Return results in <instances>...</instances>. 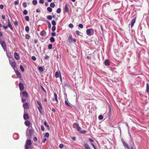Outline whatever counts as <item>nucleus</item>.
Instances as JSON below:
<instances>
[{
  "mask_svg": "<svg viewBox=\"0 0 149 149\" xmlns=\"http://www.w3.org/2000/svg\"><path fill=\"white\" fill-rule=\"evenodd\" d=\"M50 6L52 8H54L55 6V5L54 3H52L50 4Z\"/></svg>",
  "mask_w": 149,
  "mask_h": 149,
  "instance_id": "32",
  "label": "nucleus"
},
{
  "mask_svg": "<svg viewBox=\"0 0 149 149\" xmlns=\"http://www.w3.org/2000/svg\"><path fill=\"white\" fill-rule=\"evenodd\" d=\"M3 8V6L2 5H0V8L1 9H2Z\"/></svg>",
  "mask_w": 149,
  "mask_h": 149,
  "instance_id": "62",
  "label": "nucleus"
},
{
  "mask_svg": "<svg viewBox=\"0 0 149 149\" xmlns=\"http://www.w3.org/2000/svg\"><path fill=\"white\" fill-rule=\"evenodd\" d=\"M65 104L66 105L68 106H70V104H69V103L66 100H65Z\"/></svg>",
  "mask_w": 149,
  "mask_h": 149,
  "instance_id": "52",
  "label": "nucleus"
},
{
  "mask_svg": "<svg viewBox=\"0 0 149 149\" xmlns=\"http://www.w3.org/2000/svg\"><path fill=\"white\" fill-rule=\"evenodd\" d=\"M45 59H47L49 58V56L47 55H46L45 56Z\"/></svg>",
  "mask_w": 149,
  "mask_h": 149,
  "instance_id": "60",
  "label": "nucleus"
},
{
  "mask_svg": "<svg viewBox=\"0 0 149 149\" xmlns=\"http://www.w3.org/2000/svg\"><path fill=\"white\" fill-rule=\"evenodd\" d=\"M84 146L85 149H91L88 144L87 143H85Z\"/></svg>",
  "mask_w": 149,
  "mask_h": 149,
  "instance_id": "14",
  "label": "nucleus"
},
{
  "mask_svg": "<svg viewBox=\"0 0 149 149\" xmlns=\"http://www.w3.org/2000/svg\"><path fill=\"white\" fill-rule=\"evenodd\" d=\"M14 56L15 58L17 60H19L20 59L19 55L16 52H15L14 53Z\"/></svg>",
  "mask_w": 149,
  "mask_h": 149,
  "instance_id": "13",
  "label": "nucleus"
},
{
  "mask_svg": "<svg viewBox=\"0 0 149 149\" xmlns=\"http://www.w3.org/2000/svg\"><path fill=\"white\" fill-rule=\"evenodd\" d=\"M61 9L60 8H58L56 12L58 13H61Z\"/></svg>",
  "mask_w": 149,
  "mask_h": 149,
  "instance_id": "45",
  "label": "nucleus"
},
{
  "mask_svg": "<svg viewBox=\"0 0 149 149\" xmlns=\"http://www.w3.org/2000/svg\"><path fill=\"white\" fill-rule=\"evenodd\" d=\"M54 97H55V100L56 101V102L58 103V99H57V95L56 93H54Z\"/></svg>",
  "mask_w": 149,
  "mask_h": 149,
  "instance_id": "22",
  "label": "nucleus"
},
{
  "mask_svg": "<svg viewBox=\"0 0 149 149\" xmlns=\"http://www.w3.org/2000/svg\"><path fill=\"white\" fill-rule=\"evenodd\" d=\"M20 68L22 72H24V69L22 66L20 65Z\"/></svg>",
  "mask_w": 149,
  "mask_h": 149,
  "instance_id": "40",
  "label": "nucleus"
},
{
  "mask_svg": "<svg viewBox=\"0 0 149 149\" xmlns=\"http://www.w3.org/2000/svg\"><path fill=\"white\" fill-rule=\"evenodd\" d=\"M29 104L28 103L26 102L25 103H24L23 104V107L24 108V111H25V109H28L29 108Z\"/></svg>",
  "mask_w": 149,
  "mask_h": 149,
  "instance_id": "5",
  "label": "nucleus"
},
{
  "mask_svg": "<svg viewBox=\"0 0 149 149\" xmlns=\"http://www.w3.org/2000/svg\"><path fill=\"white\" fill-rule=\"evenodd\" d=\"M98 118L99 120H101L103 119V117L102 115H100L98 117Z\"/></svg>",
  "mask_w": 149,
  "mask_h": 149,
  "instance_id": "39",
  "label": "nucleus"
},
{
  "mask_svg": "<svg viewBox=\"0 0 149 149\" xmlns=\"http://www.w3.org/2000/svg\"><path fill=\"white\" fill-rule=\"evenodd\" d=\"M86 32L87 35L89 36L93 35L94 33V30L92 28L88 29L86 30Z\"/></svg>",
  "mask_w": 149,
  "mask_h": 149,
  "instance_id": "1",
  "label": "nucleus"
},
{
  "mask_svg": "<svg viewBox=\"0 0 149 149\" xmlns=\"http://www.w3.org/2000/svg\"><path fill=\"white\" fill-rule=\"evenodd\" d=\"M63 146L64 145L63 144H60L59 145V147L61 148H63Z\"/></svg>",
  "mask_w": 149,
  "mask_h": 149,
  "instance_id": "49",
  "label": "nucleus"
},
{
  "mask_svg": "<svg viewBox=\"0 0 149 149\" xmlns=\"http://www.w3.org/2000/svg\"><path fill=\"white\" fill-rule=\"evenodd\" d=\"M37 103L39 106L38 107V109L40 112V114L42 113V107L41 104V103L39 101H38L37 102Z\"/></svg>",
  "mask_w": 149,
  "mask_h": 149,
  "instance_id": "3",
  "label": "nucleus"
},
{
  "mask_svg": "<svg viewBox=\"0 0 149 149\" xmlns=\"http://www.w3.org/2000/svg\"><path fill=\"white\" fill-rule=\"evenodd\" d=\"M47 10L49 12H51L52 11V9L50 7H48L47 8Z\"/></svg>",
  "mask_w": 149,
  "mask_h": 149,
  "instance_id": "33",
  "label": "nucleus"
},
{
  "mask_svg": "<svg viewBox=\"0 0 149 149\" xmlns=\"http://www.w3.org/2000/svg\"><path fill=\"white\" fill-rule=\"evenodd\" d=\"M46 138H45L42 141V142L43 143H45L46 141Z\"/></svg>",
  "mask_w": 149,
  "mask_h": 149,
  "instance_id": "63",
  "label": "nucleus"
},
{
  "mask_svg": "<svg viewBox=\"0 0 149 149\" xmlns=\"http://www.w3.org/2000/svg\"><path fill=\"white\" fill-rule=\"evenodd\" d=\"M45 33V31H42L40 32V34L41 36H43Z\"/></svg>",
  "mask_w": 149,
  "mask_h": 149,
  "instance_id": "26",
  "label": "nucleus"
},
{
  "mask_svg": "<svg viewBox=\"0 0 149 149\" xmlns=\"http://www.w3.org/2000/svg\"><path fill=\"white\" fill-rule=\"evenodd\" d=\"M25 124L27 126H29L31 125V123L29 121H26L24 122Z\"/></svg>",
  "mask_w": 149,
  "mask_h": 149,
  "instance_id": "19",
  "label": "nucleus"
},
{
  "mask_svg": "<svg viewBox=\"0 0 149 149\" xmlns=\"http://www.w3.org/2000/svg\"><path fill=\"white\" fill-rule=\"evenodd\" d=\"M149 90V84L148 83L146 84V92L148 93Z\"/></svg>",
  "mask_w": 149,
  "mask_h": 149,
  "instance_id": "23",
  "label": "nucleus"
},
{
  "mask_svg": "<svg viewBox=\"0 0 149 149\" xmlns=\"http://www.w3.org/2000/svg\"><path fill=\"white\" fill-rule=\"evenodd\" d=\"M65 11L66 12H68L69 10V8L67 6V5H65Z\"/></svg>",
  "mask_w": 149,
  "mask_h": 149,
  "instance_id": "27",
  "label": "nucleus"
},
{
  "mask_svg": "<svg viewBox=\"0 0 149 149\" xmlns=\"http://www.w3.org/2000/svg\"><path fill=\"white\" fill-rule=\"evenodd\" d=\"M39 2L40 3L43 4L44 3V1L43 0H40Z\"/></svg>",
  "mask_w": 149,
  "mask_h": 149,
  "instance_id": "56",
  "label": "nucleus"
},
{
  "mask_svg": "<svg viewBox=\"0 0 149 149\" xmlns=\"http://www.w3.org/2000/svg\"><path fill=\"white\" fill-rule=\"evenodd\" d=\"M122 142L124 147H126L127 149H130V148L128 145L123 140V139H121Z\"/></svg>",
  "mask_w": 149,
  "mask_h": 149,
  "instance_id": "7",
  "label": "nucleus"
},
{
  "mask_svg": "<svg viewBox=\"0 0 149 149\" xmlns=\"http://www.w3.org/2000/svg\"><path fill=\"white\" fill-rule=\"evenodd\" d=\"M136 20V17L134 18L132 20L131 22V27H132L134 26V24Z\"/></svg>",
  "mask_w": 149,
  "mask_h": 149,
  "instance_id": "10",
  "label": "nucleus"
},
{
  "mask_svg": "<svg viewBox=\"0 0 149 149\" xmlns=\"http://www.w3.org/2000/svg\"><path fill=\"white\" fill-rule=\"evenodd\" d=\"M31 144V141L30 140H28L27 141L26 145L28 146H30Z\"/></svg>",
  "mask_w": 149,
  "mask_h": 149,
  "instance_id": "21",
  "label": "nucleus"
},
{
  "mask_svg": "<svg viewBox=\"0 0 149 149\" xmlns=\"http://www.w3.org/2000/svg\"><path fill=\"white\" fill-rule=\"evenodd\" d=\"M14 3L15 5H16L19 4V1H15L14 2Z\"/></svg>",
  "mask_w": 149,
  "mask_h": 149,
  "instance_id": "55",
  "label": "nucleus"
},
{
  "mask_svg": "<svg viewBox=\"0 0 149 149\" xmlns=\"http://www.w3.org/2000/svg\"><path fill=\"white\" fill-rule=\"evenodd\" d=\"M37 140V138L36 137H35L33 138V141H36Z\"/></svg>",
  "mask_w": 149,
  "mask_h": 149,
  "instance_id": "61",
  "label": "nucleus"
},
{
  "mask_svg": "<svg viewBox=\"0 0 149 149\" xmlns=\"http://www.w3.org/2000/svg\"><path fill=\"white\" fill-rule=\"evenodd\" d=\"M22 95L24 97H27L28 96L27 93L25 91H23L22 92Z\"/></svg>",
  "mask_w": 149,
  "mask_h": 149,
  "instance_id": "17",
  "label": "nucleus"
},
{
  "mask_svg": "<svg viewBox=\"0 0 149 149\" xmlns=\"http://www.w3.org/2000/svg\"><path fill=\"white\" fill-rule=\"evenodd\" d=\"M48 22V27L49 28H50L51 27V24L49 22Z\"/></svg>",
  "mask_w": 149,
  "mask_h": 149,
  "instance_id": "58",
  "label": "nucleus"
},
{
  "mask_svg": "<svg viewBox=\"0 0 149 149\" xmlns=\"http://www.w3.org/2000/svg\"><path fill=\"white\" fill-rule=\"evenodd\" d=\"M38 68L39 70L41 72H42L44 71V69L42 67H38Z\"/></svg>",
  "mask_w": 149,
  "mask_h": 149,
  "instance_id": "20",
  "label": "nucleus"
},
{
  "mask_svg": "<svg viewBox=\"0 0 149 149\" xmlns=\"http://www.w3.org/2000/svg\"><path fill=\"white\" fill-rule=\"evenodd\" d=\"M47 18L49 20H51L52 19V16L51 15H48L47 16Z\"/></svg>",
  "mask_w": 149,
  "mask_h": 149,
  "instance_id": "30",
  "label": "nucleus"
},
{
  "mask_svg": "<svg viewBox=\"0 0 149 149\" xmlns=\"http://www.w3.org/2000/svg\"><path fill=\"white\" fill-rule=\"evenodd\" d=\"M52 45L51 44H49L48 47V48L49 49H52Z\"/></svg>",
  "mask_w": 149,
  "mask_h": 149,
  "instance_id": "37",
  "label": "nucleus"
},
{
  "mask_svg": "<svg viewBox=\"0 0 149 149\" xmlns=\"http://www.w3.org/2000/svg\"><path fill=\"white\" fill-rule=\"evenodd\" d=\"M59 77H60V80H61V82H62V77H61V74L60 71H59Z\"/></svg>",
  "mask_w": 149,
  "mask_h": 149,
  "instance_id": "51",
  "label": "nucleus"
},
{
  "mask_svg": "<svg viewBox=\"0 0 149 149\" xmlns=\"http://www.w3.org/2000/svg\"><path fill=\"white\" fill-rule=\"evenodd\" d=\"M25 30L27 32H28L29 31V28L28 26H27L25 28Z\"/></svg>",
  "mask_w": 149,
  "mask_h": 149,
  "instance_id": "31",
  "label": "nucleus"
},
{
  "mask_svg": "<svg viewBox=\"0 0 149 149\" xmlns=\"http://www.w3.org/2000/svg\"><path fill=\"white\" fill-rule=\"evenodd\" d=\"M8 27L10 28V29L11 30H13V28L12 26V25L11 24L10 21L9 19H8Z\"/></svg>",
  "mask_w": 149,
  "mask_h": 149,
  "instance_id": "15",
  "label": "nucleus"
},
{
  "mask_svg": "<svg viewBox=\"0 0 149 149\" xmlns=\"http://www.w3.org/2000/svg\"><path fill=\"white\" fill-rule=\"evenodd\" d=\"M69 27L71 28H72L74 27V26L72 24L70 23L69 25Z\"/></svg>",
  "mask_w": 149,
  "mask_h": 149,
  "instance_id": "46",
  "label": "nucleus"
},
{
  "mask_svg": "<svg viewBox=\"0 0 149 149\" xmlns=\"http://www.w3.org/2000/svg\"><path fill=\"white\" fill-rule=\"evenodd\" d=\"M20 95H21V97H22V102L23 103L24 102L26 101V99L24 98H22V95L21 94Z\"/></svg>",
  "mask_w": 149,
  "mask_h": 149,
  "instance_id": "36",
  "label": "nucleus"
},
{
  "mask_svg": "<svg viewBox=\"0 0 149 149\" xmlns=\"http://www.w3.org/2000/svg\"><path fill=\"white\" fill-rule=\"evenodd\" d=\"M22 6L24 8H25L27 6V3L26 2H24L22 3Z\"/></svg>",
  "mask_w": 149,
  "mask_h": 149,
  "instance_id": "35",
  "label": "nucleus"
},
{
  "mask_svg": "<svg viewBox=\"0 0 149 149\" xmlns=\"http://www.w3.org/2000/svg\"><path fill=\"white\" fill-rule=\"evenodd\" d=\"M41 130L42 131H44L45 129H44V127L43 126H42V125L41 126Z\"/></svg>",
  "mask_w": 149,
  "mask_h": 149,
  "instance_id": "57",
  "label": "nucleus"
},
{
  "mask_svg": "<svg viewBox=\"0 0 149 149\" xmlns=\"http://www.w3.org/2000/svg\"><path fill=\"white\" fill-rule=\"evenodd\" d=\"M77 125H78V124L77 123H74L73 124V126L74 128H76L77 127Z\"/></svg>",
  "mask_w": 149,
  "mask_h": 149,
  "instance_id": "42",
  "label": "nucleus"
},
{
  "mask_svg": "<svg viewBox=\"0 0 149 149\" xmlns=\"http://www.w3.org/2000/svg\"><path fill=\"white\" fill-rule=\"evenodd\" d=\"M76 33L77 35L79 36L80 35V32L78 31H76Z\"/></svg>",
  "mask_w": 149,
  "mask_h": 149,
  "instance_id": "53",
  "label": "nucleus"
},
{
  "mask_svg": "<svg viewBox=\"0 0 149 149\" xmlns=\"http://www.w3.org/2000/svg\"><path fill=\"white\" fill-rule=\"evenodd\" d=\"M51 35L52 36H56V33L55 32H53L51 33Z\"/></svg>",
  "mask_w": 149,
  "mask_h": 149,
  "instance_id": "54",
  "label": "nucleus"
},
{
  "mask_svg": "<svg viewBox=\"0 0 149 149\" xmlns=\"http://www.w3.org/2000/svg\"><path fill=\"white\" fill-rule=\"evenodd\" d=\"M50 40V42L52 43L54 42L55 41L54 38L53 37H51Z\"/></svg>",
  "mask_w": 149,
  "mask_h": 149,
  "instance_id": "25",
  "label": "nucleus"
},
{
  "mask_svg": "<svg viewBox=\"0 0 149 149\" xmlns=\"http://www.w3.org/2000/svg\"><path fill=\"white\" fill-rule=\"evenodd\" d=\"M88 139L89 141L91 142H92L94 141L91 138H89Z\"/></svg>",
  "mask_w": 149,
  "mask_h": 149,
  "instance_id": "59",
  "label": "nucleus"
},
{
  "mask_svg": "<svg viewBox=\"0 0 149 149\" xmlns=\"http://www.w3.org/2000/svg\"><path fill=\"white\" fill-rule=\"evenodd\" d=\"M25 19L27 21H29V17L28 16H26Z\"/></svg>",
  "mask_w": 149,
  "mask_h": 149,
  "instance_id": "50",
  "label": "nucleus"
},
{
  "mask_svg": "<svg viewBox=\"0 0 149 149\" xmlns=\"http://www.w3.org/2000/svg\"><path fill=\"white\" fill-rule=\"evenodd\" d=\"M0 43L3 49L5 50L6 48V46L5 42L3 40H0Z\"/></svg>",
  "mask_w": 149,
  "mask_h": 149,
  "instance_id": "6",
  "label": "nucleus"
},
{
  "mask_svg": "<svg viewBox=\"0 0 149 149\" xmlns=\"http://www.w3.org/2000/svg\"><path fill=\"white\" fill-rule=\"evenodd\" d=\"M44 124L45 125V126H46L47 127H49V125L47 124V123L46 121L44 122Z\"/></svg>",
  "mask_w": 149,
  "mask_h": 149,
  "instance_id": "44",
  "label": "nucleus"
},
{
  "mask_svg": "<svg viewBox=\"0 0 149 149\" xmlns=\"http://www.w3.org/2000/svg\"><path fill=\"white\" fill-rule=\"evenodd\" d=\"M10 63L11 67L14 69L16 67V63L15 62H12L11 63L10 62Z\"/></svg>",
  "mask_w": 149,
  "mask_h": 149,
  "instance_id": "11",
  "label": "nucleus"
},
{
  "mask_svg": "<svg viewBox=\"0 0 149 149\" xmlns=\"http://www.w3.org/2000/svg\"><path fill=\"white\" fill-rule=\"evenodd\" d=\"M33 132V130L29 129L28 130V129H27L26 131V136H28L29 138L31 137L32 135Z\"/></svg>",
  "mask_w": 149,
  "mask_h": 149,
  "instance_id": "2",
  "label": "nucleus"
},
{
  "mask_svg": "<svg viewBox=\"0 0 149 149\" xmlns=\"http://www.w3.org/2000/svg\"><path fill=\"white\" fill-rule=\"evenodd\" d=\"M15 73L17 75V76L21 78V75L20 73L18 71L16 70L15 71Z\"/></svg>",
  "mask_w": 149,
  "mask_h": 149,
  "instance_id": "18",
  "label": "nucleus"
},
{
  "mask_svg": "<svg viewBox=\"0 0 149 149\" xmlns=\"http://www.w3.org/2000/svg\"><path fill=\"white\" fill-rule=\"evenodd\" d=\"M18 23L17 21H15L14 22V24L15 26H17V25Z\"/></svg>",
  "mask_w": 149,
  "mask_h": 149,
  "instance_id": "64",
  "label": "nucleus"
},
{
  "mask_svg": "<svg viewBox=\"0 0 149 149\" xmlns=\"http://www.w3.org/2000/svg\"><path fill=\"white\" fill-rule=\"evenodd\" d=\"M19 87L20 91H21L24 90V85L20 82H19Z\"/></svg>",
  "mask_w": 149,
  "mask_h": 149,
  "instance_id": "9",
  "label": "nucleus"
},
{
  "mask_svg": "<svg viewBox=\"0 0 149 149\" xmlns=\"http://www.w3.org/2000/svg\"><path fill=\"white\" fill-rule=\"evenodd\" d=\"M72 37L71 34H70L68 38V40L69 42H72Z\"/></svg>",
  "mask_w": 149,
  "mask_h": 149,
  "instance_id": "16",
  "label": "nucleus"
},
{
  "mask_svg": "<svg viewBox=\"0 0 149 149\" xmlns=\"http://www.w3.org/2000/svg\"><path fill=\"white\" fill-rule=\"evenodd\" d=\"M23 13L24 15H26L28 13L27 11L26 10H24L23 11Z\"/></svg>",
  "mask_w": 149,
  "mask_h": 149,
  "instance_id": "41",
  "label": "nucleus"
},
{
  "mask_svg": "<svg viewBox=\"0 0 149 149\" xmlns=\"http://www.w3.org/2000/svg\"><path fill=\"white\" fill-rule=\"evenodd\" d=\"M24 118V120H26L29 118V116L28 113H25V112L23 116Z\"/></svg>",
  "mask_w": 149,
  "mask_h": 149,
  "instance_id": "12",
  "label": "nucleus"
},
{
  "mask_svg": "<svg viewBox=\"0 0 149 149\" xmlns=\"http://www.w3.org/2000/svg\"><path fill=\"white\" fill-rule=\"evenodd\" d=\"M31 58L32 60H33L34 61H36V57L34 56H32L31 57Z\"/></svg>",
  "mask_w": 149,
  "mask_h": 149,
  "instance_id": "48",
  "label": "nucleus"
},
{
  "mask_svg": "<svg viewBox=\"0 0 149 149\" xmlns=\"http://www.w3.org/2000/svg\"><path fill=\"white\" fill-rule=\"evenodd\" d=\"M78 26L81 29H82L83 27V25L82 24H80L78 25Z\"/></svg>",
  "mask_w": 149,
  "mask_h": 149,
  "instance_id": "38",
  "label": "nucleus"
},
{
  "mask_svg": "<svg viewBox=\"0 0 149 149\" xmlns=\"http://www.w3.org/2000/svg\"><path fill=\"white\" fill-rule=\"evenodd\" d=\"M25 38L27 39H29L30 38V36L28 34H26L25 35Z\"/></svg>",
  "mask_w": 149,
  "mask_h": 149,
  "instance_id": "29",
  "label": "nucleus"
},
{
  "mask_svg": "<svg viewBox=\"0 0 149 149\" xmlns=\"http://www.w3.org/2000/svg\"><path fill=\"white\" fill-rule=\"evenodd\" d=\"M49 136V133L48 132H47L45 134V135L44 136L46 137H48Z\"/></svg>",
  "mask_w": 149,
  "mask_h": 149,
  "instance_id": "47",
  "label": "nucleus"
},
{
  "mask_svg": "<svg viewBox=\"0 0 149 149\" xmlns=\"http://www.w3.org/2000/svg\"><path fill=\"white\" fill-rule=\"evenodd\" d=\"M104 64L105 66H108L110 65V62L109 60L106 59L104 61Z\"/></svg>",
  "mask_w": 149,
  "mask_h": 149,
  "instance_id": "8",
  "label": "nucleus"
},
{
  "mask_svg": "<svg viewBox=\"0 0 149 149\" xmlns=\"http://www.w3.org/2000/svg\"><path fill=\"white\" fill-rule=\"evenodd\" d=\"M55 76L56 78L58 77L59 76V73L57 71L55 73Z\"/></svg>",
  "mask_w": 149,
  "mask_h": 149,
  "instance_id": "24",
  "label": "nucleus"
},
{
  "mask_svg": "<svg viewBox=\"0 0 149 149\" xmlns=\"http://www.w3.org/2000/svg\"><path fill=\"white\" fill-rule=\"evenodd\" d=\"M56 29V26H53L52 27V30L53 31H54Z\"/></svg>",
  "mask_w": 149,
  "mask_h": 149,
  "instance_id": "43",
  "label": "nucleus"
},
{
  "mask_svg": "<svg viewBox=\"0 0 149 149\" xmlns=\"http://www.w3.org/2000/svg\"><path fill=\"white\" fill-rule=\"evenodd\" d=\"M77 130L80 133L85 134L86 132V131L85 130H81V128L79 126V125H77Z\"/></svg>",
  "mask_w": 149,
  "mask_h": 149,
  "instance_id": "4",
  "label": "nucleus"
},
{
  "mask_svg": "<svg viewBox=\"0 0 149 149\" xmlns=\"http://www.w3.org/2000/svg\"><path fill=\"white\" fill-rule=\"evenodd\" d=\"M32 3L34 5H36L37 3V1L36 0H33L32 1Z\"/></svg>",
  "mask_w": 149,
  "mask_h": 149,
  "instance_id": "28",
  "label": "nucleus"
},
{
  "mask_svg": "<svg viewBox=\"0 0 149 149\" xmlns=\"http://www.w3.org/2000/svg\"><path fill=\"white\" fill-rule=\"evenodd\" d=\"M52 23L53 26H55L56 24V22L54 20L52 21Z\"/></svg>",
  "mask_w": 149,
  "mask_h": 149,
  "instance_id": "34",
  "label": "nucleus"
}]
</instances>
